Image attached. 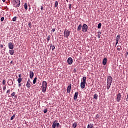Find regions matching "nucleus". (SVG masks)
<instances>
[{"mask_svg":"<svg viewBox=\"0 0 128 128\" xmlns=\"http://www.w3.org/2000/svg\"><path fill=\"white\" fill-rule=\"evenodd\" d=\"M0 48H4V46L2 44L0 45Z\"/></svg>","mask_w":128,"mask_h":128,"instance_id":"48","label":"nucleus"},{"mask_svg":"<svg viewBox=\"0 0 128 128\" xmlns=\"http://www.w3.org/2000/svg\"><path fill=\"white\" fill-rule=\"evenodd\" d=\"M13 5L15 8H18L20 6V0H13Z\"/></svg>","mask_w":128,"mask_h":128,"instance_id":"4","label":"nucleus"},{"mask_svg":"<svg viewBox=\"0 0 128 128\" xmlns=\"http://www.w3.org/2000/svg\"><path fill=\"white\" fill-rule=\"evenodd\" d=\"M58 1H56L55 4H54L55 8H58Z\"/></svg>","mask_w":128,"mask_h":128,"instance_id":"22","label":"nucleus"},{"mask_svg":"<svg viewBox=\"0 0 128 128\" xmlns=\"http://www.w3.org/2000/svg\"><path fill=\"white\" fill-rule=\"evenodd\" d=\"M9 54H10V56H14V50H10Z\"/></svg>","mask_w":128,"mask_h":128,"instance_id":"18","label":"nucleus"},{"mask_svg":"<svg viewBox=\"0 0 128 128\" xmlns=\"http://www.w3.org/2000/svg\"><path fill=\"white\" fill-rule=\"evenodd\" d=\"M48 87V82L46 81H43L42 83V92H46V88Z\"/></svg>","mask_w":128,"mask_h":128,"instance_id":"3","label":"nucleus"},{"mask_svg":"<svg viewBox=\"0 0 128 128\" xmlns=\"http://www.w3.org/2000/svg\"><path fill=\"white\" fill-rule=\"evenodd\" d=\"M40 10H43L44 6H42L41 8H40Z\"/></svg>","mask_w":128,"mask_h":128,"instance_id":"43","label":"nucleus"},{"mask_svg":"<svg viewBox=\"0 0 128 128\" xmlns=\"http://www.w3.org/2000/svg\"><path fill=\"white\" fill-rule=\"evenodd\" d=\"M120 94L118 93L116 96V101L118 102L120 100Z\"/></svg>","mask_w":128,"mask_h":128,"instance_id":"12","label":"nucleus"},{"mask_svg":"<svg viewBox=\"0 0 128 128\" xmlns=\"http://www.w3.org/2000/svg\"><path fill=\"white\" fill-rule=\"evenodd\" d=\"M82 24H80L77 28L78 32H80V30H82Z\"/></svg>","mask_w":128,"mask_h":128,"instance_id":"17","label":"nucleus"},{"mask_svg":"<svg viewBox=\"0 0 128 128\" xmlns=\"http://www.w3.org/2000/svg\"><path fill=\"white\" fill-rule=\"evenodd\" d=\"M26 86L28 88H30V80H28L26 84Z\"/></svg>","mask_w":128,"mask_h":128,"instance_id":"11","label":"nucleus"},{"mask_svg":"<svg viewBox=\"0 0 128 128\" xmlns=\"http://www.w3.org/2000/svg\"><path fill=\"white\" fill-rule=\"evenodd\" d=\"M12 20H13V22H16V16H14V17L12 18Z\"/></svg>","mask_w":128,"mask_h":128,"instance_id":"32","label":"nucleus"},{"mask_svg":"<svg viewBox=\"0 0 128 128\" xmlns=\"http://www.w3.org/2000/svg\"><path fill=\"white\" fill-rule=\"evenodd\" d=\"M74 72H76V68H74Z\"/></svg>","mask_w":128,"mask_h":128,"instance_id":"46","label":"nucleus"},{"mask_svg":"<svg viewBox=\"0 0 128 128\" xmlns=\"http://www.w3.org/2000/svg\"><path fill=\"white\" fill-rule=\"evenodd\" d=\"M117 50H122V46H117Z\"/></svg>","mask_w":128,"mask_h":128,"instance_id":"24","label":"nucleus"},{"mask_svg":"<svg viewBox=\"0 0 128 128\" xmlns=\"http://www.w3.org/2000/svg\"><path fill=\"white\" fill-rule=\"evenodd\" d=\"M34 72L32 71H30V78H34Z\"/></svg>","mask_w":128,"mask_h":128,"instance_id":"13","label":"nucleus"},{"mask_svg":"<svg viewBox=\"0 0 128 128\" xmlns=\"http://www.w3.org/2000/svg\"><path fill=\"white\" fill-rule=\"evenodd\" d=\"M16 92H13L12 94H11V96H14L15 98H16Z\"/></svg>","mask_w":128,"mask_h":128,"instance_id":"27","label":"nucleus"},{"mask_svg":"<svg viewBox=\"0 0 128 128\" xmlns=\"http://www.w3.org/2000/svg\"><path fill=\"white\" fill-rule=\"evenodd\" d=\"M94 128V124H90L88 126V128Z\"/></svg>","mask_w":128,"mask_h":128,"instance_id":"19","label":"nucleus"},{"mask_svg":"<svg viewBox=\"0 0 128 128\" xmlns=\"http://www.w3.org/2000/svg\"><path fill=\"white\" fill-rule=\"evenodd\" d=\"M32 26V24L29 23V24H28V26H29L30 27V26Z\"/></svg>","mask_w":128,"mask_h":128,"instance_id":"45","label":"nucleus"},{"mask_svg":"<svg viewBox=\"0 0 128 128\" xmlns=\"http://www.w3.org/2000/svg\"><path fill=\"white\" fill-rule=\"evenodd\" d=\"M6 85H4L3 86V90H6Z\"/></svg>","mask_w":128,"mask_h":128,"instance_id":"34","label":"nucleus"},{"mask_svg":"<svg viewBox=\"0 0 128 128\" xmlns=\"http://www.w3.org/2000/svg\"><path fill=\"white\" fill-rule=\"evenodd\" d=\"M112 78L110 76H108V80H107V90H110V86H112Z\"/></svg>","mask_w":128,"mask_h":128,"instance_id":"1","label":"nucleus"},{"mask_svg":"<svg viewBox=\"0 0 128 128\" xmlns=\"http://www.w3.org/2000/svg\"><path fill=\"white\" fill-rule=\"evenodd\" d=\"M78 92H76L74 96V100H76V98H78Z\"/></svg>","mask_w":128,"mask_h":128,"instance_id":"15","label":"nucleus"},{"mask_svg":"<svg viewBox=\"0 0 128 128\" xmlns=\"http://www.w3.org/2000/svg\"><path fill=\"white\" fill-rule=\"evenodd\" d=\"M50 48H52V50H54L56 48V47L54 46H50Z\"/></svg>","mask_w":128,"mask_h":128,"instance_id":"30","label":"nucleus"},{"mask_svg":"<svg viewBox=\"0 0 128 128\" xmlns=\"http://www.w3.org/2000/svg\"><path fill=\"white\" fill-rule=\"evenodd\" d=\"M98 38H100V32H98Z\"/></svg>","mask_w":128,"mask_h":128,"instance_id":"31","label":"nucleus"},{"mask_svg":"<svg viewBox=\"0 0 128 128\" xmlns=\"http://www.w3.org/2000/svg\"><path fill=\"white\" fill-rule=\"evenodd\" d=\"M12 61L11 62V63H12Z\"/></svg>","mask_w":128,"mask_h":128,"instance_id":"51","label":"nucleus"},{"mask_svg":"<svg viewBox=\"0 0 128 128\" xmlns=\"http://www.w3.org/2000/svg\"><path fill=\"white\" fill-rule=\"evenodd\" d=\"M76 126H77V124H76V122H74L73 124H72V128H76Z\"/></svg>","mask_w":128,"mask_h":128,"instance_id":"21","label":"nucleus"},{"mask_svg":"<svg viewBox=\"0 0 128 128\" xmlns=\"http://www.w3.org/2000/svg\"><path fill=\"white\" fill-rule=\"evenodd\" d=\"M56 128H59V126H60V123H56Z\"/></svg>","mask_w":128,"mask_h":128,"instance_id":"38","label":"nucleus"},{"mask_svg":"<svg viewBox=\"0 0 128 128\" xmlns=\"http://www.w3.org/2000/svg\"><path fill=\"white\" fill-rule=\"evenodd\" d=\"M82 32H88V25L86 24H84L82 26Z\"/></svg>","mask_w":128,"mask_h":128,"instance_id":"6","label":"nucleus"},{"mask_svg":"<svg viewBox=\"0 0 128 128\" xmlns=\"http://www.w3.org/2000/svg\"><path fill=\"white\" fill-rule=\"evenodd\" d=\"M11 82H12V80H11Z\"/></svg>","mask_w":128,"mask_h":128,"instance_id":"53","label":"nucleus"},{"mask_svg":"<svg viewBox=\"0 0 128 128\" xmlns=\"http://www.w3.org/2000/svg\"><path fill=\"white\" fill-rule=\"evenodd\" d=\"M86 77L84 76L82 78V80L80 83L81 88H86Z\"/></svg>","mask_w":128,"mask_h":128,"instance_id":"2","label":"nucleus"},{"mask_svg":"<svg viewBox=\"0 0 128 128\" xmlns=\"http://www.w3.org/2000/svg\"><path fill=\"white\" fill-rule=\"evenodd\" d=\"M102 28V23H100L99 24H98V28Z\"/></svg>","mask_w":128,"mask_h":128,"instance_id":"28","label":"nucleus"},{"mask_svg":"<svg viewBox=\"0 0 128 128\" xmlns=\"http://www.w3.org/2000/svg\"><path fill=\"white\" fill-rule=\"evenodd\" d=\"M16 118V116L14 114L11 118H10V120H14V118Z\"/></svg>","mask_w":128,"mask_h":128,"instance_id":"29","label":"nucleus"},{"mask_svg":"<svg viewBox=\"0 0 128 128\" xmlns=\"http://www.w3.org/2000/svg\"><path fill=\"white\" fill-rule=\"evenodd\" d=\"M56 122H58V121L55 120L52 125V128H56Z\"/></svg>","mask_w":128,"mask_h":128,"instance_id":"16","label":"nucleus"},{"mask_svg":"<svg viewBox=\"0 0 128 128\" xmlns=\"http://www.w3.org/2000/svg\"><path fill=\"white\" fill-rule=\"evenodd\" d=\"M4 18L2 17L0 18L1 22H4Z\"/></svg>","mask_w":128,"mask_h":128,"instance_id":"36","label":"nucleus"},{"mask_svg":"<svg viewBox=\"0 0 128 128\" xmlns=\"http://www.w3.org/2000/svg\"><path fill=\"white\" fill-rule=\"evenodd\" d=\"M44 114H46V112H48V109L46 108L44 109Z\"/></svg>","mask_w":128,"mask_h":128,"instance_id":"33","label":"nucleus"},{"mask_svg":"<svg viewBox=\"0 0 128 128\" xmlns=\"http://www.w3.org/2000/svg\"><path fill=\"white\" fill-rule=\"evenodd\" d=\"M22 86V84H20V83H19L18 86Z\"/></svg>","mask_w":128,"mask_h":128,"instance_id":"47","label":"nucleus"},{"mask_svg":"<svg viewBox=\"0 0 128 128\" xmlns=\"http://www.w3.org/2000/svg\"><path fill=\"white\" fill-rule=\"evenodd\" d=\"M120 35H118V36L116 38V44H118V42H120Z\"/></svg>","mask_w":128,"mask_h":128,"instance_id":"9","label":"nucleus"},{"mask_svg":"<svg viewBox=\"0 0 128 128\" xmlns=\"http://www.w3.org/2000/svg\"><path fill=\"white\" fill-rule=\"evenodd\" d=\"M18 78H22V74H20L18 75Z\"/></svg>","mask_w":128,"mask_h":128,"instance_id":"41","label":"nucleus"},{"mask_svg":"<svg viewBox=\"0 0 128 128\" xmlns=\"http://www.w3.org/2000/svg\"><path fill=\"white\" fill-rule=\"evenodd\" d=\"M66 1H67V2H68V0H66Z\"/></svg>","mask_w":128,"mask_h":128,"instance_id":"50","label":"nucleus"},{"mask_svg":"<svg viewBox=\"0 0 128 128\" xmlns=\"http://www.w3.org/2000/svg\"><path fill=\"white\" fill-rule=\"evenodd\" d=\"M6 80H3V81H2V84H6Z\"/></svg>","mask_w":128,"mask_h":128,"instance_id":"37","label":"nucleus"},{"mask_svg":"<svg viewBox=\"0 0 128 128\" xmlns=\"http://www.w3.org/2000/svg\"><path fill=\"white\" fill-rule=\"evenodd\" d=\"M52 30L53 31V32H56V29L54 28Z\"/></svg>","mask_w":128,"mask_h":128,"instance_id":"44","label":"nucleus"},{"mask_svg":"<svg viewBox=\"0 0 128 128\" xmlns=\"http://www.w3.org/2000/svg\"><path fill=\"white\" fill-rule=\"evenodd\" d=\"M98 94H95L94 96V100H98Z\"/></svg>","mask_w":128,"mask_h":128,"instance_id":"25","label":"nucleus"},{"mask_svg":"<svg viewBox=\"0 0 128 128\" xmlns=\"http://www.w3.org/2000/svg\"><path fill=\"white\" fill-rule=\"evenodd\" d=\"M100 118V116L98 115V114H97L96 116V118Z\"/></svg>","mask_w":128,"mask_h":128,"instance_id":"39","label":"nucleus"},{"mask_svg":"<svg viewBox=\"0 0 128 128\" xmlns=\"http://www.w3.org/2000/svg\"><path fill=\"white\" fill-rule=\"evenodd\" d=\"M11 82H12V80H11Z\"/></svg>","mask_w":128,"mask_h":128,"instance_id":"52","label":"nucleus"},{"mask_svg":"<svg viewBox=\"0 0 128 128\" xmlns=\"http://www.w3.org/2000/svg\"><path fill=\"white\" fill-rule=\"evenodd\" d=\"M17 82H18V84H20V82H22V78H18L17 80Z\"/></svg>","mask_w":128,"mask_h":128,"instance_id":"20","label":"nucleus"},{"mask_svg":"<svg viewBox=\"0 0 128 128\" xmlns=\"http://www.w3.org/2000/svg\"><path fill=\"white\" fill-rule=\"evenodd\" d=\"M8 46L10 50H14V44L12 42H9Z\"/></svg>","mask_w":128,"mask_h":128,"instance_id":"10","label":"nucleus"},{"mask_svg":"<svg viewBox=\"0 0 128 128\" xmlns=\"http://www.w3.org/2000/svg\"><path fill=\"white\" fill-rule=\"evenodd\" d=\"M9 92H10V90H7L6 94H8Z\"/></svg>","mask_w":128,"mask_h":128,"instance_id":"42","label":"nucleus"},{"mask_svg":"<svg viewBox=\"0 0 128 128\" xmlns=\"http://www.w3.org/2000/svg\"><path fill=\"white\" fill-rule=\"evenodd\" d=\"M50 38V36H48V38H46V40H47L48 42H49Z\"/></svg>","mask_w":128,"mask_h":128,"instance_id":"35","label":"nucleus"},{"mask_svg":"<svg viewBox=\"0 0 128 128\" xmlns=\"http://www.w3.org/2000/svg\"><path fill=\"white\" fill-rule=\"evenodd\" d=\"M24 8H25V10H28V4L27 3H25L24 4Z\"/></svg>","mask_w":128,"mask_h":128,"instance_id":"23","label":"nucleus"},{"mask_svg":"<svg viewBox=\"0 0 128 128\" xmlns=\"http://www.w3.org/2000/svg\"><path fill=\"white\" fill-rule=\"evenodd\" d=\"M70 32L68 30H66V29H65L64 31V38H68V36H70Z\"/></svg>","mask_w":128,"mask_h":128,"instance_id":"5","label":"nucleus"},{"mask_svg":"<svg viewBox=\"0 0 128 128\" xmlns=\"http://www.w3.org/2000/svg\"><path fill=\"white\" fill-rule=\"evenodd\" d=\"M71 90H72V84H70L67 88L68 94H70V92Z\"/></svg>","mask_w":128,"mask_h":128,"instance_id":"8","label":"nucleus"},{"mask_svg":"<svg viewBox=\"0 0 128 128\" xmlns=\"http://www.w3.org/2000/svg\"><path fill=\"white\" fill-rule=\"evenodd\" d=\"M2 1L3 2H6V0H2Z\"/></svg>","mask_w":128,"mask_h":128,"instance_id":"49","label":"nucleus"},{"mask_svg":"<svg viewBox=\"0 0 128 128\" xmlns=\"http://www.w3.org/2000/svg\"><path fill=\"white\" fill-rule=\"evenodd\" d=\"M67 62L68 64H72V62H74V60H72V58L70 57L68 58Z\"/></svg>","mask_w":128,"mask_h":128,"instance_id":"7","label":"nucleus"},{"mask_svg":"<svg viewBox=\"0 0 128 128\" xmlns=\"http://www.w3.org/2000/svg\"><path fill=\"white\" fill-rule=\"evenodd\" d=\"M37 80H38V78L36 77L34 78V80H33L34 84H36V82Z\"/></svg>","mask_w":128,"mask_h":128,"instance_id":"26","label":"nucleus"},{"mask_svg":"<svg viewBox=\"0 0 128 128\" xmlns=\"http://www.w3.org/2000/svg\"><path fill=\"white\" fill-rule=\"evenodd\" d=\"M107 61L108 59H106V58H104L102 60V64H104V66H106V64Z\"/></svg>","mask_w":128,"mask_h":128,"instance_id":"14","label":"nucleus"},{"mask_svg":"<svg viewBox=\"0 0 128 128\" xmlns=\"http://www.w3.org/2000/svg\"><path fill=\"white\" fill-rule=\"evenodd\" d=\"M69 9L70 10H72V4H69Z\"/></svg>","mask_w":128,"mask_h":128,"instance_id":"40","label":"nucleus"}]
</instances>
